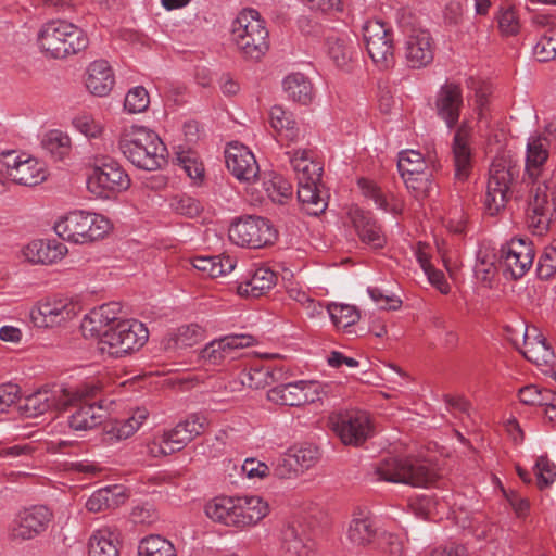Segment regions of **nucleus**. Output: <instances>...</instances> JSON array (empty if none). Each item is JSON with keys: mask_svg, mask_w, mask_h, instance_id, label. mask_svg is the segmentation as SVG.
<instances>
[{"mask_svg": "<svg viewBox=\"0 0 556 556\" xmlns=\"http://www.w3.org/2000/svg\"><path fill=\"white\" fill-rule=\"evenodd\" d=\"M397 168L402 178L427 174V172L435 170V161L432 156L425 157L417 150H404L400 152L397 160Z\"/></svg>", "mask_w": 556, "mask_h": 556, "instance_id": "nucleus-37", "label": "nucleus"}, {"mask_svg": "<svg viewBox=\"0 0 556 556\" xmlns=\"http://www.w3.org/2000/svg\"><path fill=\"white\" fill-rule=\"evenodd\" d=\"M294 457L299 468L308 469L318 458V450L313 445L294 446L289 450Z\"/></svg>", "mask_w": 556, "mask_h": 556, "instance_id": "nucleus-57", "label": "nucleus"}, {"mask_svg": "<svg viewBox=\"0 0 556 556\" xmlns=\"http://www.w3.org/2000/svg\"><path fill=\"white\" fill-rule=\"evenodd\" d=\"M346 536L353 546H369L377 536V528L371 515L365 510L354 513L348 527Z\"/></svg>", "mask_w": 556, "mask_h": 556, "instance_id": "nucleus-31", "label": "nucleus"}, {"mask_svg": "<svg viewBox=\"0 0 556 556\" xmlns=\"http://www.w3.org/2000/svg\"><path fill=\"white\" fill-rule=\"evenodd\" d=\"M228 233L235 244L253 249L270 244L276 238V231L269 222L255 216H248L233 223Z\"/></svg>", "mask_w": 556, "mask_h": 556, "instance_id": "nucleus-15", "label": "nucleus"}, {"mask_svg": "<svg viewBox=\"0 0 556 556\" xmlns=\"http://www.w3.org/2000/svg\"><path fill=\"white\" fill-rule=\"evenodd\" d=\"M236 260L230 255L195 256L192 265L199 271L211 278H218L231 273L236 267Z\"/></svg>", "mask_w": 556, "mask_h": 556, "instance_id": "nucleus-40", "label": "nucleus"}, {"mask_svg": "<svg viewBox=\"0 0 556 556\" xmlns=\"http://www.w3.org/2000/svg\"><path fill=\"white\" fill-rule=\"evenodd\" d=\"M41 50L55 59H63L84 50L88 40L81 29L65 21L46 24L38 35Z\"/></svg>", "mask_w": 556, "mask_h": 556, "instance_id": "nucleus-8", "label": "nucleus"}, {"mask_svg": "<svg viewBox=\"0 0 556 556\" xmlns=\"http://www.w3.org/2000/svg\"><path fill=\"white\" fill-rule=\"evenodd\" d=\"M359 187L363 190V193L370 198L374 203L377 205V207L383 210L384 212H392V213H400L401 212V205L399 202L393 201L392 203L389 202L386 194L382 193V191L371 181L362 179L359 180Z\"/></svg>", "mask_w": 556, "mask_h": 556, "instance_id": "nucleus-51", "label": "nucleus"}, {"mask_svg": "<svg viewBox=\"0 0 556 556\" xmlns=\"http://www.w3.org/2000/svg\"><path fill=\"white\" fill-rule=\"evenodd\" d=\"M285 556H313V542L301 525H288L281 531Z\"/></svg>", "mask_w": 556, "mask_h": 556, "instance_id": "nucleus-32", "label": "nucleus"}, {"mask_svg": "<svg viewBox=\"0 0 556 556\" xmlns=\"http://www.w3.org/2000/svg\"><path fill=\"white\" fill-rule=\"evenodd\" d=\"M121 304L111 302L93 308L80 325L85 338L97 339L102 353L119 357L140 349L148 340V329L135 319L119 318Z\"/></svg>", "mask_w": 556, "mask_h": 556, "instance_id": "nucleus-2", "label": "nucleus"}, {"mask_svg": "<svg viewBox=\"0 0 556 556\" xmlns=\"http://www.w3.org/2000/svg\"><path fill=\"white\" fill-rule=\"evenodd\" d=\"M277 280L276 274L266 267L256 268L252 275L238 286L240 296L258 298L270 290Z\"/></svg>", "mask_w": 556, "mask_h": 556, "instance_id": "nucleus-35", "label": "nucleus"}, {"mask_svg": "<svg viewBox=\"0 0 556 556\" xmlns=\"http://www.w3.org/2000/svg\"><path fill=\"white\" fill-rule=\"evenodd\" d=\"M522 342L523 345L520 352L528 361L535 365H548L554 359L552 348L535 326H527L525 328Z\"/></svg>", "mask_w": 556, "mask_h": 556, "instance_id": "nucleus-26", "label": "nucleus"}, {"mask_svg": "<svg viewBox=\"0 0 556 556\" xmlns=\"http://www.w3.org/2000/svg\"><path fill=\"white\" fill-rule=\"evenodd\" d=\"M531 23L545 33L556 31V11H533Z\"/></svg>", "mask_w": 556, "mask_h": 556, "instance_id": "nucleus-62", "label": "nucleus"}, {"mask_svg": "<svg viewBox=\"0 0 556 556\" xmlns=\"http://www.w3.org/2000/svg\"><path fill=\"white\" fill-rule=\"evenodd\" d=\"M375 475L380 481L413 486H428L438 477L430 460L417 457L384 458L376 465Z\"/></svg>", "mask_w": 556, "mask_h": 556, "instance_id": "nucleus-6", "label": "nucleus"}, {"mask_svg": "<svg viewBox=\"0 0 556 556\" xmlns=\"http://www.w3.org/2000/svg\"><path fill=\"white\" fill-rule=\"evenodd\" d=\"M225 162L228 170L242 182L252 184L258 177L260 166L254 154L239 142L228 144Z\"/></svg>", "mask_w": 556, "mask_h": 556, "instance_id": "nucleus-19", "label": "nucleus"}, {"mask_svg": "<svg viewBox=\"0 0 556 556\" xmlns=\"http://www.w3.org/2000/svg\"><path fill=\"white\" fill-rule=\"evenodd\" d=\"M290 155V163L298 177V198L303 210L317 216L325 212L328 206L327 191L319 184L321 177V165L312 160L308 152L298 150Z\"/></svg>", "mask_w": 556, "mask_h": 556, "instance_id": "nucleus-4", "label": "nucleus"}, {"mask_svg": "<svg viewBox=\"0 0 556 556\" xmlns=\"http://www.w3.org/2000/svg\"><path fill=\"white\" fill-rule=\"evenodd\" d=\"M125 498L126 493L123 485H110L93 492L86 502V508L91 513H98L119 506Z\"/></svg>", "mask_w": 556, "mask_h": 556, "instance_id": "nucleus-39", "label": "nucleus"}, {"mask_svg": "<svg viewBox=\"0 0 556 556\" xmlns=\"http://www.w3.org/2000/svg\"><path fill=\"white\" fill-rule=\"evenodd\" d=\"M208 419L204 414H191L185 420L178 422L179 429L190 441L201 435L208 426Z\"/></svg>", "mask_w": 556, "mask_h": 556, "instance_id": "nucleus-54", "label": "nucleus"}, {"mask_svg": "<svg viewBox=\"0 0 556 556\" xmlns=\"http://www.w3.org/2000/svg\"><path fill=\"white\" fill-rule=\"evenodd\" d=\"M59 237L74 243H88L103 238L111 229L110 220L97 213L73 211L54 224Z\"/></svg>", "mask_w": 556, "mask_h": 556, "instance_id": "nucleus-7", "label": "nucleus"}, {"mask_svg": "<svg viewBox=\"0 0 556 556\" xmlns=\"http://www.w3.org/2000/svg\"><path fill=\"white\" fill-rule=\"evenodd\" d=\"M549 146L546 135L535 134L528 138L526 147L525 182L529 189L526 223L538 236L548 230L556 214V180L545 167Z\"/></svg>", "mask_w": 556, "mask_h": 556, "instance_id": "nucleus-1", "label": "nucleus"}, {"mask_svg": "<svg viewBox=\"0 0 556 556\" xmlns=\"http://www.w3.org/2000/svg\"><path fill=\"white\" fill-rule=\"evenodd\" d=\"M263 187L267 197L276 203H283L292 194L291 184L279 175H270Z\"/></svg>", "mask_w": 556, "mask_h": 556, "instance_id": "nucleus-49", "label": "nucleus"}, {"mask_svg": "<svg viewBox=\"0 0 556 556\" xmlns=\"http://www.w3.org/2000/svg\"><path fill=\"white\" fill-rule=\"evenodd\" d=\"M21 396V389L14 383L0 384V414L8 410Z\"/></svg>", "mask_w": 556, "mask_h": 556, "instance_id": "nucleus-63", "label": "nucleus"}, {"mask_svg": "<svg viewBox=\"0 0 556 556\" xmlns=\"http://www.w3.org/2000/svg\"><path fill=\"white\" fill-rule=\"evenodd\" d=\"M45 151L56 161H64L72 151V139L68 134L53 129L48 131L41 141Z\"/></svg>", "mask_w": 556, "mask_h": 556, "instance_id": "nucleus-44", "label": "nucleus"}, {"mask_svg": "<svg viewBox=\"0 0 556 556\" xmlns=\"http://www.w3.org/2000/svg\"><path fill=\"white\" fill-rule=\"evenodd\" d=\"M256 340L250 334H230L211 341L201 350L199 358L210 365H217L226 358H235L240 349L254 345Z\"/></svg>", "mask_w": 556, "mask_h": 556, "instance_id": "nucleus-21", "label": "nucleus"}, {"mask_svg": "<svg viewBox=\"0 0 556 556\" xmlns=\"http://www.w3.org/2000/svg\"><path fill=\"white\" fill-rule=\"evenodd\" d=\"M498 264V253L489 249H480L477 255L475 271L478 278L488 280L496 270Z\"/></svg>", "mask_w": 556, "mask_h": 556, "instance_id": "nucleus-53", "label": "nucleus"}, {"mask_svg": "<svg viewBox=\"0 0 556 556\" xmlns=\"http://www.w3.org/2000/svg\"><path fill=\"white\" fill-rule=\"evenodd\" d=\"M231 40L245 58L258 61L269 49L268 30L254 9L241 11L231 25Z\"/></svg>", "mask_w": 556, "mask_h": 556, "instance_id": "nucleus-5", "label": "nucleus"}, {"mask_svg": "<svg viewBox=\"0 0 556 556\" xmlns=\"http://www.w3.org/2000/svg\"><path fill=\"white\" fill-rule=\"evenodd\" d=\"M51 510L42 505L33 506L21 511L13 521L11 538L14 541H26L45 532L51 520Z\"/></svg>", "mask_w": 556, "mask_h": 556, "instance_id": "nucleus-18", "label": "nucleus"}, {"mask_svg": "<svg viewBox=\"0 0 556 556\" xmlns=\"http://www.w3.org/2000/svg\"><path fill=\"white\" fill-rule=\"evenodd\" d=\"M66 393L75 395L61 410H71L67 422L74 431H87L101 425L104 420V409L97 399L96 386H83L76 389H66Z\"/></svg>", "mask_w": 556, "mask_h": 556, "instance_id": "nucleus-9", "label": "nucleus"}, {"mask_svg": "<svg viewBox=\"0 0 556 556\" xmlns=\"http://www.w3.org/2000/svg\"><path fill=\"white\" fill-rule=\"evenodd\" d=\"M535 251L531 242L516 238L503 244L498 251V264L514 279L521 278L531 268Z\"/></svg>", "mask_w": 556, "mask_h": 556, "instance_id": "nucleus-17", "label": "nucleus"}, {"mask_svg": "<svg viewBox=\"0 0 556 556\" xmlns=\"http://www.w3.org/2000/svg\"><path fill=\"white\" fill-rule=\"evenodd\" d=\"M205 339V330L197 325L191 324L181 326L176 332L168 334L162 344L164 350L176 352L190 346H193Z\"/></svg>", "mask_w": 556, "mask_h": 556, "instance_id": "nucleus-36", "label": "nucleus"}, {"mask_svg": "<svg viewBox=\"0 0 556 556\" xmlns=\"http://www.w3.org/2000/svg\"><path fill=\"white\" fill-rule=\"evenodd\" d=\"M124 156L136 167L156 170L166 162V148L157 134L142 127L125 128L119 140Z\"/></svg>", "mask_w": 556, "mask_h": 556, "instance_id": "nucleus-3", "label": "nucleus"}, {"mask_svg": "<svg viewBox=\"0 0 556 556\" xmlns=\"http://www.w3.org/2000/svg\"><path fill=\"white\" fill-rule=\"evenodd\" d=\"M241 470L251 480H263L270 473L268 465L255 458H247L241 466Z\"/></svg>", "mask_w": 556, "mask_h": 556, "instance_id": "nucleus-59", "label": "nucleus"}, {"mask_svg": "<svg viewBox=\"0 0 556 556\" xmlns=\"http://www.w3.org/2000/svg\"><path fill=\"white\" fill-rule=\"evenodd\" d=\"M314 386L305 380L280 384L268 391L267 399L279 405L300 406L308 401V390Z\"/></svg>", "mask_w": 556, "mask_h": 556, "instance_id": "nucleus-30", "label": "nucleus"}, {"mask_svg": "<svg viewBox=\"0 0 556 556\" xmlns=\"http://www.w3.org/2000/svg\"><path fill=\"white\" fill-rule=\"evenodd\" d=\"M178 166L194 182H200L204 176V167L194 151H180L177 153Z\"/></svg>", "mask_w": 556, "mask_h": 556, "instance_id": "nucleus-48", "label": "nucleus"}, {"mask_svg": "<svg viewBox=\"0 0 556 556\" xmlns=\"http://www.w3.org/2000/svg\"><path fill=\"white\" fill-rule=\"evenodd\" d=\"M326 309L337 328H348L359 318L358 312L351 305L332 303Z\"/></svg>", "mask_w": 556, "mask_h": 556, "instance_id": "nucleus-50", "label": "nucleus"}, {"mask_svg": "<svg viewBox=\"0 0 556 556\" xmlns=\"http://www.w3.org/2000/svg\"><path fill=\"white\" fill-rule=\"evenodd\" d=\"M462 106L463 93L460 87L455 84L444 85L438 96L437 110L438 115L450 129L458 123Z\"/></svg>", "mask_w": 556, "mask_h": 556, "instance_id": "nucleus-29", "label": "nucleus"}, {"mask_svg": "<svg viewBox=\"0 0 556 556\" xmlns=\"http://www.w3.org/2000/svg\"><path fill=\"white\" fill-rule=\"evenodd\" d=\"M433 172L427 174H418L403 178L407 189L416 199L429 197L433 190L432 182Z\"/></svg>", "mask_w": 556, "mask_h": 556, "instance_id": "nucleus-52", "label": "nucleus"}, {"mask_svg": "<svg viewBox=\"0 0 556 556\" xmlns=\"http://www.w3.org/2000/svg\"><path fill=\"white\" fill-rule=\"evenodd\" d=\"M495 18L502 35L515 36L519 33L520 17L514 4L503 3L497 10Z\"/></svg>", "mask_w": 556, "mask_h": 556, "instance_id": "nucleus-45", "label": "nucleus"}, {"mask_svg": "<svg viewBox=\"0 0 556 556\" xmlns=\"http://www.w3.org/2000/svg\"><path fill=\"white\" fill-rule=\"evenodd\" d=\"M75 395L66 393V389H40L27 395L20 406L22 413L28 417H37L51 408L61 410Z\"/></svg>", "mask_w": 556, "mask_h": 556, "instance_id": "nucleus-22", "label": "nucleus"}, {"mask_svg": "<svg viewBox=\"0 0 556 556\" xmlns=\"http://www.w3.org/2000/svg\"><path fill=\"white\" fill-rule=\"evenodd\" d=\"M71 124L75 130L85 136L87 139H98L104 131L102 123L89 113L79 112L72 117Z\"/></svg>", "mask_w": 556, "mask_h": 556, "instance_id": "nucleus-46", "label": "nucleus"}, {"mask_svg": "<svg viewBox=\"0 0 556 556\" xmlns=\"http://www.w3.org/2000/svg\"><path fill=\"white\" fill-rule=\"evenodd\" d=\"M139 556H176L174 545L160 535H150L141 540Z\"/></svg>", "mask_w": 556, "mask_h": 556, "instance_id": "nucleus-47", "label": "nucleus"}, {"mask_svg": "<svg viewBox=\"0 0 556 556\" xmlns=\"http://www.w3.org/2000/svg\"><path fill=\"white\" fill-rule=\"evenodd\" d=\"M283 378V370L270 363H254L249 369L242 370L238 378L232 379L226 387L230 392H237L242 387L253 389L265 388Z\"/></svg>", "mask_w": 556, "mask_h": 556, "instance_id": "nucleus-20", "label": "nucleus"}, {"mask_svg": "<svg viewBox=\"0 0 556 556\" xmlns=\"http://www.w3.org/2000/svg\"><path fill=\"white\" fill-rule=\"evenodd\" d=\"M534 470L539 489H545L554 482L556 477V464L546 456H540L536 459Z\"/></svg>", "mask_w": 556, "mask_h": 556, "instance_id": "nucleus-55", "label": "nucleus"}, {"mask_svg": "<svg viewBox=\"0 0 556 556\" xmlns=\"http://www.w3.org/2000/svg\"><path fill=\"white\" fill-rule=\"evenodd\" d=\"M404 54L412 68H422L433 61L434 48L429 31L425 29L414 30L405 41Z\"/></svg>", "mask_w": 556, "mask_h": 556, "instance_id": "nucleus-24", "label": "nucleus"}, {"mask_svg": "<svg viewBox=\"0 0 556 556\" xmlns=\"http://www.w3.org/2000/svg\"><path fill=\"white\" fill-rule=\"evenodd\" d=\"M471 127L464 121L455 131L452 142V156L454 163L455 178L465 181L472 169V149L469 144Z\"/></svg>", "mask_w": 556, "mask_h": 556, "instance_id": "nucleus-23", "label": "nucleus"}, {"mask_svg": "<svg viewBox=\"0 0 556 556\" xmlns=\"http://www.w3.org/2000/svg\"><path fill=\"white\" fill-rule=\"evenodd\" d=\"M287 97L294 102L308 104L313 99V87L311 81L301 73L287 76L282 83Z\"/></svg>", "mask_w": 556, "mask_h": 556, "instance_id": "nucleus-42", "label": "nucleus"}, {"mask_svg": "<svg viewBox=\"0 0 556 556\" xmlns=\"http://www.w3.org/2000/svg\"><path fill=\"white\" fill-rule=\"evenodd\" d=\"M172 206L177 213L188 217L197 216L202 210L201 203L189 195L174 199Z\"/></svg>", "mask_w": 556, "mask_h": 556, "instance_id": "nucleus-61", "label": "nucleus"}, {"mask_svg": "<svg viewBox=\"0 0 556 556\" xmlns=\"http://www.w3.org/2000/svg\"><path fill=\"white\" fill-rule=\"evenodd\" d=\"M329 426L346 445L362 444L374 431L369 415L362 410L333 413L329 416Z\"/></svg>", "mask_w": 556, "mask_h": 556, "instance_id": "nucleus-13", "label": "nucleus"}, {"mask_svg": "<svg viewBox=\"0 0 556 556\" xmlns=\"http://www.w3.org/2000/svg\"><path fill=\"white\" fill-rule=\"evenodd\" d=\"M290 451L277 459L274 468V473L280 479H290L296 476L301 469Z\"/></svg>", "mask_w": 556, "mask_h": 556, "instance_id": "nucleus-58", "label": "nucleus"}, {"mask_svg": "<svg viewBox=\"0 0 556 556\" xmlns=\"http://www.w3.org/2000/svg\"><path fill=\"white\" fill-rule=\"evenodd\" d=\"M242 529L257 525L269 513V505L261 496H239Z\"/></svg>", "mask_w": 556, "mask_h": 556, "instance_id": "nucleus-41", "label": "nucleus"}, {"mask_svg": "<svg viewBox=\"0 0 556 556\" xmlns=\"http://www.w3.org/2000/svg\"><path fill=\"white\" fill-rule=\"evenodd\" d=\"M0 175L12 182L33 187L43 182L48 173L46 165L36 157L9 151L0 155Z\"/></svg>", "mask_w": 556, "mask_h": 556, "instance_id": "nucleus-11", "label": "nucleus"}, {"mask_svg": "<svg viewBox=\"0 0 556 556\" xmlns=\"http://www.w3.org/2000/svg\"><path fill=\"white\" fill-rule=\"evenodd\" d=\"M114 86L111 66L104 60L92 62L87 70L86 87L94 96H106Z\"/></svg>", "mask_w": 556, "mask_h": 556, "instance_id": "nucleus-33", "label": "nucleus"}, {"mask_svg": "<svg viewBox=\"0 0 556 556\" xmlns=\"http://www.w3.org/2000/svg\"><path fill=\"white\" fill-rule=\"evenodd\" d=\"M129 186L128 175L113 160H106L101 165L94 166L87 179L88 190L96 197L104 199L126 190Z\"/></svg>", "mask_w": 556, "mask_h": 556, "instance_id": "nucleus-14", "label": "nucleus"}, {"mask_svg": "<svg viewBox=\"0 0 556 556\" xmlns=\"http://www.w3.org/2000/svg\"><path fill=\"white\" fill-rule=\"evenodd\" d=\"M66 253V245L54 240H34L22 250L23 258L33 264H52Z\"/></svg>", "mask_w": 556, "mask_h": 556, "instance_id": "nucleus-28", "label": "nucleus"}, {"mask_svg": "<svg viewBox=\"0 0 556 556\" xmlns=\"http://www.w3.org/2000/svg\"><path fill=\"white\" fill-rule=\"evenodd\" d=\"M117 534L110 528L96 531L89 540V556H119Z\"/></svg>", "mask_w": 556, "mask_h": 556, "instance_id": "nucleus-43", "label": "nucleus"}, {"mask_svg": "<svg viewBox=\"0 0 556 556\" xmlns=\"http://www.w3.org/2000/svg\"><path fill=\"white\" fill-rule=\"evenodd\" d=\"M545 34L541 35L533 47V55L539 62H549L556 59V48L552 47Z\"/></svg>", "mask_w": 556, "mask_h": 556, "instance_id": "nucleus-64", "label": "nucleus"}, {"mask_svg": "<svg viewBox=\"0 0 556 556\" xmlns=\"http://www.w3.org/2000/svg\"><path fill=\"white\" fill-rule=\"evenodd\" d=\"M80 312L78 303L70 299H49L38 302L29 312L33 324L39 328L64 326Z\"/></svg>", "mask_w": 556, "mask_h": 556, "instance_id": "nucleus-16", "label": "nucleus"}, {"mask_svg": "<svg viewBox=\"0 0 556 556\" xmlns=\"http://www.w3.org/2000/svg\"><path fill=\"white\" fill-rule=\"evenodd\" d=\"M519 176V166L505 155L496 157L490 167L484 204L490 215L498 214L511 195V186Z\"/></svg>", "mask_w": 556, "mask_h": 556, "instance_id": "nucleus-10", "label": "nucleus"}, {"mask_svg": "<svg viewBox=\"0 0 556 556\" xmlns=\"http://www.w3.org/2000/svg\"><path fill=\"white\" fill-rule=\"evenodd\" d=\"M366 50L374 63L381 70L391 68L395 63L393 30L380 21H368L363 27Z\"/></svg>", "mask_w": 556, "mask_h": 556, "instance_id": "nucleus-12", "label": "nucleus"}, {"mask_svg": "<svg viewBox=\"0 0 556 556\" xmlns=\"http://www.w3.org/2000/svg\"><path fill=\"white\" fill-rule=\"evenodd\" d=\"M538 273L542 278H548L556 273V245L544 250L538 262Z\"/></svg>", "mask_w": 556, "mask_h": 556, "instance_id": "nucleus-60", "label": "nucleus"}, {"mask_svg": "<svg viewBox=\"0 0 556 556\" xmlns=\"http://www.w3.org/2000/svg\"><path fill=\"white\" fill-rule=\"evenodd\" d=\"M327 53L333 64L341 70L349 71L353 62L355 49L353 41L346 35H331L327 37Z\"/></svg>", "mask_w": 556, "mask_h": 556, "instance_id": "nucleus-38", "label": "nucleus"}, {"mask_svg": "<svg viewBox=\"0 0 556 556\" xmlns=\"http://www.w3.org/2000/svg\"><path fill=\"white\" fill-rule=\"evenodd\" d=\"M204 511L206 517L214 522L242 529L239 496L215 497L205 504Z\"/></svg>", "mask_w": 556, "mask_h": 556, "instance_id": "nucleus-25", "label": "nucleus"}, {"mask_svg": "<svg viewBox=\"0 0 556 556\" xmlns=\"http://www.w3.org/2000/svg\"><path fill=\"white\" fill-rule=\"evenodd\" d=\"M349 218L359 239L364 243L370 245L372 249L383 247L386 238L382 235L380 227L368 212H365L358 206H352L349 211Z\"/></svg>", "mask_w": 556, "mask_h": 556, "instance_id": "nucleus-27", "label": "nucleus"}, {"mask_svg": "<svg viewBox=\"0 0 556 556\" xmlns=\"http://www.w3.org/2000/svg\"><path fill=\"white\" fill-rule=\"evenodd\" d=\"M269 122L279 141H286L289 144L299 140L301 131L291 112L275 105L270 109Z\"/></svg>", "mask_w": 556, "mask_h": 556, "instance_id": "nucleus-34", "label": "nucleus"}, {"mask_svg": "<svg viewBox=\"0 0 556 556\" xmlns=\"http://www.w3.org/2000/svg\"><path fill=\"white\" fill-rule=\"evenodd\" d=\"M150 103L148 91L141 87H135L125 97L124 106L129 113H141Z\"/></svg>", "mask_w": 556, "mask_h": 556, "instance_id": "nucleus-56", "label": "nucleus"}]
</instances>
